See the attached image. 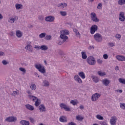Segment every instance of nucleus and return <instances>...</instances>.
I'll return each instance as SVG.
<instances>
[{
    "instance_id": "nucleus-46",
    "label": "nucleus",
    "mask_w": 125,
    "mask_h": 125,
    "mask_svg": "<svg viewBox=\"0 0 125 125\" xmlns=\"http://www.w3.org/2000/svg\"><path fill=\"white\" fill-rule=\"evenodd\" d=\"M120 107L122 109H125V104H120Z\"/></svg>"
},
{
    "instance_id": "nucleus-9",
    "label": "nucleus",
    "mask_w": 125,
    "mask_h": 125,
    "mask_svg": "<svg viewBox=\"0 0 125 125\" xmlns=\"http://www.w3.org/2000/svg\"><path fill=\"white\" fill-rule=\"evenodd\" d=\"M119 19L120 21H121V22H125V12H120L119 14Z\"/></svg>"
},
{
    "instance_id": "nucleus-64",
    "label": "nucleus",
    "mask_w": 125,
    "mask_h": 125,
    "mask_svg": "<svg viewBox=\"0 0 125 125\" xmlns=\"http://www.w3.org/2000/svg\"><path fill=\"white\" fill-rule=\"evenodd\" d=\"M80 109H83V108H84V107H83V105H81L80 106Z\"/></svg>"
},
{
    "instance_id": "nucleus-15",
    "label": "nucleus",
    "mask_w": 125,
    "mask_h": 125,
    "mask_svg": "<svg viewBox=\"0 0 125 125\" xmlns=\"http://www.w3.org/2000/svg\"><path fill=\"white\" fill-rule=\"evenodd\" d=\"M25 49H26L27 52H33V48L30 44L27 45L25 47Z\"/></svg>"
},
{
    "instance_id": "nucleus-45",
    "label": "nucleus",
    "mask_w": 125,
    "mask_h": 125,
    "mask_svg": "<svg viewBox=\"0 0 125 125\" xmlns=\"http://www.w3.org/2000/svg\"><path fill=\"white\" fill-rule=\"evenodd\" d=\"M70 103H71V104H72L74 105H77V102H76V101H74V100H71L70 101Z\"/></svg>"
},
{
    "instance_id": "nucleus-16",
    "label": "nucleus",
    "mask_w": 125,
    "mask_h": 125,
    "mask_svg": "<svg viewBox=\"0 0 125 125\" xmlns=\"http://www.w3.org/2000/svg\"><path fill=\"white\" fill-rule=\"evenodd\" d=\"M25 108H26L27 110H29L30 111H34V110H35V108L34 107V106L30 105V104H26Z\"/></svg>"
},
{
    "instance_id": "nucleus-36",
    "label": "nucleus",
    "mask_w": 125,
    "mask_h": 125,
    "mask_svg": "<svg viewBox=\"0 0 125 125\" xmlns=\"http://www.w3.org/2000/svg\"><path fill=\"white\" fill-rule=\"evenodd\" d=\"M96 118L98 119V120H104V118L103 116H101V115L98 114L96 115Z\"/></svg>"
},
{
    "instance_id": "nucleus-21",
    "label": "nucleus",
    "mask_w": 125,
    "mask_h": 125,
    "mask_svg": "<svg viewBox=\"0 0 125 125\" xmlns=\"http://www.w3.org/2000/svg\"><path fill=\"white\" fill-rule=\"evenodd\" d=\"M28 97L30 98V99H32V101H34V102L36 101V100H37L38 98L37 97L33 96L32 95H28Z\"/></svg>"
},
{
    "instance_id": "nucleus-3",
    "label": "nucleus",
    "mask_w": 125,
    "mask_h": 125,
    "mask_svg": "<svg viewBox=\"0 0 125 125\" xmlns=\"http://www.w3.org/2000/svg\"><path fill=\"white\" fill-rule=\"evenodd\" d=\"M94 39L97 42H102V40H103V38H102V35L100 34V33H96L94 35Z\"/></svg>"
},
{
    "instance_id": "nucleus-35",
    "label": "nucleus",
    "mask_w": 125,
    "mask_h": 125,
    "mask_svg": "<svg viewBox=\"0 0 125 125\" xmlns=\"http://www.w3.org/2000/svg\"><path fill=\"white\" fill-rule=\"evenodd\" d=\"M73 31L75 32L76 36H81V34H80V32H79V31H78L77 29L76 28L73 29Z\"/></svg>"
},
{
    "instance_id": "nucleus-51",
    "label": "nucleus",
    "mask_w": 125,
    "mask_h": 125,
    "mask_svg": "<svg viewBox=\"0 0 125 125\" xmlns=\"http://www.w3.org/2000/svg\"><path fill=\"white\" fill-rule=\"evenodd\" d=\"M29 120H30L31 123H32V124H34V123H35V119H34V118H32L30 117Z\"/></svg>"
},
{
    "instance_id": "nucleus-53",
    "label": "nucleus",
    "mask_w": 125,
    "mask_h": 125,
    "mask_svg": "<svg viewBox=\"0 0 125 125\" xmlns=\"http://www.w3.org/2000/svg\"><path fill=\"white\" fill-rule=\"evenodd\" d=\"M59 54H60V55H63V54H64V52H63V51H62L61 50H59Z\"/></svg>"
},
{
    "instance_id": "nucleus-37",
    "label": "nucleus",
    "mask_w": 125,
    "mask_h": 125,
    "mask_svg": "<svg viewBox=\"0 0 125 125\" xmlns=\"http://www.w3.org/2000/svg\"><path fill=\"white\" fill-rule=\"evenodd\" d=\"M60 13L62 16H66L67 12L66 11H60Z\"/></svg>"
},
{
    "instance_id": "nucleus-42",
    "label": "nucleus",
    "mask_w": 125,
    "mask_h": 125,
    "mask_svg": "<svg viewBox=\"0 0 125 125\" xmlns=\"http://www.w3.org/2000/svg\"><path fill=\"white\" fill-rule=\"evenodd\" d=\"M45 39H46L47 41H50V40H51V36L46 35L45 37Z\"/></svg>"
},
{
    "instance_id": "nucleus-11",
    "label": "nucleus",
    "mask_w": 125,
    "mask_h": 125,
    "mask_svg": "<svg viewBox=\"0 0 125 125\" xmlns=\"http://www.w3.org/2000/svg\"><path fill=\"white\" fill-rule=\"evenodd\" d=\"M118 118L116 116H112L110 120L111 125H116Z\"/></svg>"
},
{
    "instance_id": "nucleus-19",
    "label": "nucleus",
    "mask_w": 125,
    "mask_h": 125,
    "mask_svg": "<svg viewBox=\"0 0 125 125\" xmlns=\"http://www.w3.org/2000/svg\"><path fill=\"white\" fill-rule=\"evenodd\" d=\"M60 122L61 123H66L67 122V118L65 116H61L60 118Z\"/></svg>"
},
{
    "instance_id": "nucleus-56",
    "label": "nucleus",
    "mask_w": 125,
    "mask_h": 125,
    "mask_svg": "<svg viewBox=\"0 0 125 125\" xmlns=\"http://www.w3.org/2000/svg\"><path fill=\"white\" fill-rule=\"evenodd\" d=\"M103 57L104 59H107L108 58V55L107 54H105L103 55Z\"/></svg>"
},
{
    "instance_id": "nucleus-25",
    "label": "nucleus",
    "mask_w": 125,
    "mask_h": 125,
    "mask_svg": "<svg viewBox=\"0 0 125 125\" xmlns=\"http://www.w3.org/2000/svg\"><path fill=\"white\" fill-rule=\"evenodd\" d=\"M91 78L92 79L93 82H94V83H96L99 82V79H98V77L96 76H93L91 77Z\"/></svg>"
},
{
    "instance_id": "nucleus-38",
    "label": "nucleus",
    "mask_w": 125,
    "mask_h": 125,
    "mask_svg": "<svg viewBox=\"0 0 125 125\" xmlns=\"http://www.w3.org/2000/svg\"><path fill=\"white\" fill-rule=\"evenodd\" d=\"M45 36H46V33H41L39 35V38H41V39H42V38L45 37Z\"/></svg>"
},
{
    "instance_id": "nucleus-8",
    "label": "nucleus",
    "mask_w": 125,
    "mask_h": 125,
    "mask_svg": "<svg viewBox=\"0 0 125 125\" xmlns=\"http://www.w3.org/2000/svg\"><path fill=\"white\" fill-rule=\"evenodd\" d=\"M101 96V94L99 93H95L91 97V100L92 101H97V100H98V99Z\"/></svg>"
},
{
    "instance_id": "nucleus-14",
    "label": "nucleus",
    "mask_w": 125,
    "mask_h": 125,
    "mask_svg": "<svg viewBox=\"0 0 125 125\" xmlns=\"http://www.w3.org/2000/svg\"><path fill=\"white\" fill-rule=\"evenodd\" d=\"M74 80L77 82L78 83H83V81H82L79 75L77 74L74 76Z\"/></svg>"
},
{
    "instance_id": "nucleus-63",
    "label": "nucleus",
    "mask_w": 125,
    "mask_h": 125,
    "mask_svg": "<svg viewBox=\"0 0 125 125\" xmlns=\"http://www.w3.org/2000/svg\"><path fill=\"white\" fill-rule=\"evenodd\" d=\"M35 48H36V49H40V48H41V47H40V46H37L35 47Z\"/></svg>"
},
{
    "instance_id": "nucleus-54",
    "label": "nucleus",
    "mask_w": 125,
    "mask_h": 125,
    "mask_svg": "<svg viewBox=\"0 0 125 125\" xmlns=\"http://www.w3.org/2000/svg\"><path fill=\"white\" fill-rule=\"evenodd\" d=\"M17 95V91H14L13 92V93L12 94V95L13 96H15V95Z\"/></svg>"
},
{
    "instance_id": "nucleus-61",
    "label": "nucleus",
    "mask_w": 125,
    "mask_h": 125,
    "mask_svg": "<svg viewBox=\"0 0 125 125\" xmlns=\"http://www.w3.org/2000/svg\"><path fill=\"white\" fill-rule=\"evenodd\" d=\"M117 91L118 92H120V93H122V92H123V90L118 89V90H117Z\"/></svg>"
},
{
    "instance_id": "nucleus-26",
    "label": "nucleus",
    "mask_w": 125,
    "mask_h": 125,
    "mask_svg": "<svg viewBox=\"0 0 125 125\" xmlns=\"http://www.w3.org/2000/svg\"><path fill=\"white\" fill-rule=\"evenodd\" d=\"M30 88H31L32 90H36V89H37V86L36 85V84L31 83L30 86Z\"/></svg>"
},
{
    "instance_id": "nucleus-60",
    "label": "nucleus",
    "mask_w": 125,
    "mask_h": 125,
    "mask_svg": "<svg viewBox=\"0 0 125 125\" xmlns=\"http://www.w3.org/2000/svg\"><path fill=\"white\" fill-rule=\"evenodd\" d=\"M3 18V16H2V15L0 13V20H1Z\"/></svg>"
},
{
    "instance_id": "nucleus-17",
    "label": "nucleus",
    "mask_w": 125,
    "mask_h": 125,
    "mask_svg": "<svg viewBox=\"0 0 125 125\" xmlns=\"http://www.w3.org/2000/svg\"><path fill=\"white\" fill-rule=\"evenodd\" d=\"M39 110L41 112H45V111H46V108L43 104H41L39 106Z\"/></svg>"
},
{
    "instance_id": "nucleus-50",
    "label": "nucleus",
    "mask_w": 125,
    "mask_h": 125,
    "mask_svg": "<svg viewBox=\"0 0 125 125\" xmlns=\"http://www.w3.org/2000/svg\"><path fill=\"white\" fill-rule=\"evenodd\" d=\"M97 63H98V64H102L103 61H102V60H101V59H98L97 60Z\"/></svg>"
},
{
    "instance_id": "nucleus-6",
    "label": "nucleus",
    "mask_w": 125,
    "mask_h": 125,
    "mask_svg": "<svg viewBox=\"0 0 125 125\" xmlns=\"http://www.w3.org/2000/svg\"><path fill=\"white\" fill-rule=\"evenodd\" d=\"M60 107L61 109H63L66 112H70L71 111V108L69 106H68L66 104L64 103H62L60 105Z\"/></svg>"
},
{
    "instance_id": "nucleus-1",
    "label": "nucleus",
    "mask_w": 125,
    "mask_h": 125,
    "mask_svg": "<svg viewBox=\"0 0 125 125\" xmlns=\"http://www.w3.org/2000/svg\"><path fill=\"white\" fill-rule=\"evenodd\" d=\"M35 67L40 73L42 74H45V68L43 65H42L41 63L35 64Z\"/></svg>"
},
{
    "instance_id": "nucleus-27",
    "label": "nucleus",
    "mask_w": 125,
    "mask_h": 125,
    "mask_svg": "<svg viewBox=\"0 0 125 125\" xmlns=\"http://www.w3.org/2000/svg\"><path fill=\"white\" fill-rule=\"evenodd\" d=\"M78 75L79 77L82 78V79H85V74H84V73L83 72H80L78 73Z\"/></svg>"
},
{
    "instance_id": "nucleus-40",
    "label": "nucleus",
    "mask_w": 125,
    "mask_h": 125,
    "mask_svg": "<svg viewBox=\"0 0 125 125\" xmlns=\"http://www.w3.org/2000/svg\"><path fill=\"white\" fill-rule=\"evenodd\" d=\"M76 120H77V121H83V117L80 116H76Z\"/></svg>"
},
{
    "instance_id": "nucleus-7",
    "label": "nucleus",
    "mask_w": 125,
    "mask_h": 125,
    "mask_svg": "<svg viewBox=\"0 0 125 125\" xmlns=\"http://www.w3.org/2000/svg\"><path fill=\"white\" fill-rule=\"evenodd\" d=\"M5 121L6 122H8V123H13L17 121V118L14 116H10V117H7L5 119Z\"/></svg>"
},
{
    "instance_id": "nucleus-5",
    "label": "nucleus",
    "mask_w": 125,
    "mask_h": 125,
    "mask_svg": "<svg viewBox=\"0 0 125 125\" xmlns=\"http://www.w3.org/2000/svg\"><path fill=\"white\" fill-rule=\"evenodd\" d=\"M97 31H98V26L95 24L93 25L90 29V33L91 35H93Z\"/></svg>"
},
{
    "instance_id": "nucleus-29",
    "label": "nucleus",
    "mask_w": 125,
    "mask_h": 125,
    "mask_svg": "<svg viewBox=\"0 0 125 125\" xmlns=\"http://www.w3.org/2000/svg\"><path fill=\"white\" fill-rule=\"evenodd\" d=\"M40 49H42V50H47V49H48V47L45 45H42L41 46Z\"/></svg>"
},
{
    "instance_id": "nucleus-22",
    "label": "nucleus",
    "mask_w": 125,
    "mask_h": 125,
    "mask_svg": "<svg viewBox=\"0 0 125 125\" xmlns=\"http://www.w3.org/2000/svg\"><path fill=\"white\" fill-rule=\"evenodd\" d=\"M67 3H61L58 5V7H61V8H64V7H66L67 6Z\"/></svg>"
},
{
    "instance_id": "nucleus-43",
    "label": "nucleus",
    "mask_w": 125,
    "mask_h": 125,
    "mask_svg": "<svg viewBox=\"0 0 125 125\" xmlns=\"http://www.w3.org/2000/svg\"><path fill=\"white\" fill-rule=\"evenodd\" d=\"M108 44V46H110V47H113L115 45V44L114 42H109Z\"/></svg>"
},
{
    "instance_id": "nucleus-28",
    "label": "nucleus",
    "mask_w": 125,
    "mask_h": 125,
    "mask_svg": "<svg viewBox=\"0 0 125 125\" xmlns=\"http://www.w3.org/2000/svg\"><path fill=\"white\" fill-rule=\"evenodd\" d=\"M16 35L18 38H21L22 37V32L20 30H17L16 32Z\"/></svg>"
},
{
    "instance_id": "nucleus-31",
    "label": "nucleus",
    "mask_w": 125,
    "mask_h": 125,
    "mask_svg": "<svg viewBox=\"0 0 125 125\" xmlns=\"http://www.w3.org/2000/svg\"><path fill=\"white\" fill-rule=\"evenodd\" d=\"M98 74L100 77H103V76H106V73L105 72H102L101 71H98Z\"/></svg>"
},
{
    "instance_id": "nucleus-62",
    "label": "nucleus",
    "mask_w": 125,
    "mask_h": 125,
    "mask_svg": "<svg viewBox=\"0 0 125 125\" xmlns=\"http://www.w3.org/2000/svg\"><path fill=\"white\" fill-rule=\"evenodd\" d=\"M92 48H94V47H93V46H90L89 47V49H92Z\"/></svg>"
},
{
    "instance_id": "nucleus-23",
    "label": "nucleus",
    "mask_w": 125,
    "mask_h": 125,
    "mask_svg": "<svg viewBox=\"0 0 125 125\" xmlns=\"http://www.w3.org/2000/svg\"><path fill=\"white\" fill-rule=\"evenodd\" d=\"M15 7L17 10H19V9H22L23 8V5L21 4H16Z\"/></svg>"
},
{
    "instance_id": "nucleus-10",
    "label": "nucleus",
    "mask_w": 125,
    "mask_h": 125,
    "mask_svg": "<svg viewBox=\"0 0 125 125\" xmlns=\"http://www.w3.org/2000/svg\"><path fill=\"white\" fill-rule=\"evenodd\" d=\"M55 20V18L52 16H47L45 18V21L46 22H53Z\"/></svg>"
},
{
    "instance_id": "nucleus-12",
    "label": "nucleus",
    "mask_w": 125,
    "mask_h": 125,
    "mask_svg": "<svg viewBox=\"0 0 125 125\" xmlns=\"http://www.w3.org/2000/svg\"><path fill=\"white\" fill-rule=\"evenodd\" d=\"M17 20H18V17L17 16H13L12 17L9 18V22L12 24L14 23L15 21H17Z\"/></svg>"
},
{
    "instance_id": "nucleus-2",
    "label": "nucleus",
    "mask_w": 125,
    "mask_h": 125,
    "mask_svg": "<svg viewBox=\"0 0 125 125\" xmlns=\"http://www.w3.org/2000/svg\"><path fill=\"white\" fill-rule=\"evenodd\" d=\"M86 62L89 65H91V66H93L96 64L95 58L92 56L88 57L86 60Z\"/></svg>"
},
{
    "instance_id": "nucleus-59",
    "label": "nucleus",
    "mask_w": 125,
    "mask_h": 125,
    "mask_svg": "<svg viewBox=\"0 0 125 125\" xmlns=\"http://www.w3.org/2000/svg\"><path fill=\"white\" fill-rule=\"evenodd\" d=\"M101 125H107V124L105 122H102Z\"/></svg>"
},
{
    "instance_id": "nucleus-47",
    "label": "nucleus",
    "mask_w": 125,
    "mask_h": 125,
    "mask_svg": "<svg viewBox=\"0 0 125 125\" xmlns=\"http://www.w3.org/2000/svg\"><path fill=\"white\" fill-rule=\"evenodd\" d=\"M2 63L3 64V65H7V64H8V62H7V61L5 60H3L2 61Z\"/></svg>"
},
{
    "instance_id": "nucleus-58",
    "label": "nucleus",
    "mask_w": 125,
    "mask_h": 125,
    "mask_svg": "<svg viewBox=\"0 0 125 125\" xmlns=\"http://www.w3.org/2000/svg\"><path fill=\"white\" fill-rule=\"evenodd\" d=\"M5 54L4 52L2 51H0V56H4Z\"/></svg>"
},
{
    "instance_id": "nucleus-57",
    "label": "nucleus",
    "mask_w": 125,
    "mask_h": 125,
    "mask_svg": "<svg viewBox=\"0 0 125 125\" xmlns=\"http://www.w3.org/2000/svg\"><path fill=\"white\" fill-rule=\"evenodd\" d=\"M116 38H117L118 40H121V35L120 34L116 35Z\"/></svg>"
},
{
    "instance_id": "nucleus-34",
    "label": "nucleus",
    "mask_w": 125,
    "mask_h": 125,
    "mask_svg": "<svg viewBox=\"0 0 125 125\" xmlns=\"http://www.w3.org/2000/svg\"><path fill=\"white\" fill-rule=\"evenodd\" d=\"M118 4L120 5H123V4H125V0H119Z\"/></svg>"
},
{
    "instance_id": "nucleus-30",
    "label": "nucleus",
    "mask_w": 125,
    "mask_h": 125,
    "mask_svg": "<svg viewBox=\"0 0 125 125\" xmlns=\"http://www.w3.org/2000/svg\"><path fill=\"white\" fill-rule=\"evenodd\" d=\"M81 54L83 59H86V58H87V56L85 52H82Z\"/></svg>"
},
{
    "instance_id": "nucleus-32",
    "label": "nucleus",
    "mask_w": 125,
    "mask_h": 125,
    "mask_svg": "<svg viewBox=\"0 0 125 125\" xmlns=\"http://www.w3.org/2000/svg\"><path fill=\"white\" fill-rule=\"evenodd\" d=\"M44 86H49V82L46 80H44L43 82Z\"/></svg>"
},
{
    "instance_id": "nucleus-49",
    "label": "nucleus",
    "mask_w": 125,
    "mask_h": 125,
    "mask_svg": "<svg viewBox=\"0 0 125 125\" xmlns=\"http://www.w3.org/2000/svg\"><path fill=\"white\" fill-rule=\"evenodd\" d=\"M38 18L41 21H43L44 19L43 16H42V15L40 16Z\"/></svg>"
},
{
    "instance_id": "nucleus-4",
    "label": "nucleus",
    "mask_w": 125,
    "mask_h": 125,
    "mask_svg": "<svg viewBox=\"0 0 125 125\" xmlns=\"http://www.w3.org/2000/svg\"><path fill=\"white\" fill-rule=\"evenodd\" d=\"M90 18L92 21H93V22H99L100 20L99 19L97 18V16L96 15V14L94 12H92L90 14Z\"/></svg>"
},
{
    "instance_id": "nucleus-33",
    "label": "nucleus",
    "mask_w": 125,
    "mask_h": 125,
    "mask_svg": "<svg viewBox=\"0 0 125 125\" xmlns=\"http://www.w3.org/2000/svg\"><path fill=\"white\" fill-rule=\"evenodd\" d=\"M119 82L120 83H123V84H125V79L123 78H119Z\"/></svg>"
},
{
    "instance_id": "nucleus-52",
    "label": "nucleus",
    "mask_w": 125,
    "mask_h": 125,
    "mask_svg": "<svg viewBox=\"0 0 125 125\" xmlns=\"http://www.w3.org/2000/svg\"><path fill=\"white\" fill-rule=\"evenodd\" d=\"M68 125H77V124L74 122H71L68 123Z\"/></svg>"
},
{
    "instance_id": "nucleus-44",
    "label": "nucleus",
    "mask_w": 125,
    "mask_h": 125,
    "mask_svg": "<svg viewBox=\"0 0 125 125\" xmlns=\"http://www.w3.org/2000/svg\"><path fill=\"white\" fill-rule=\"evenodd\" d=\"M62 34L65 35H69V31H68V30H63L62 32Z\"/></svg>"
},
{
    "instance_id": "nucleus-18",
    "label": "nucleus",
    "mask_w": 125,
    "mask_h": 125,
    "mask_svg": "<svg viewBox=\"0 0 125 125\" xmlns=\"http://www.w3.org/2000/svg\"><path fill=\"white\" fill-rule=\"evenodd\" d=\"M60 38L62 40H63V42H66V40H68V36L63 34V33L61 34Z\"/></svg>"
},
{
    "instance_id": "nucleus-24",
    "label": "nucleus",
    "mask_w": 125,
    "mask_h": 125,
    "mask_svg": "<svg viewBox=\"0 0 125 125\" xmlns=\"http://www.w3.org/2000/svg\"><path fill=\"white\" fill-rule=\"evenodd\" d=\"M103 84L105 85V86H107L109 85V83H110V81H109L107 79L103 80Z\"/></svg>"
},
{
    "instance_id": "nucleus-20",
    "label": "nucleus",
    "mask_w": 125,
    "mask_h": 125,
    "mask_svg": "<svg viewBox=\"0 0 125 125\" xmlns=\"http://www.w3.org/2000/svg\"><path fill=\"white\" fill-rule=\"evenodd\" d=\"M20 124L22 125H30V122L26 120H21L20 121Z\"/></svg>"
},
{
    "instance_id": "nucleus-55",
    "label": "nucleus",
    "mask_w": 125,
    "mask_h": 125,
    "mask_svg": "<svg viewBox=\"0 0 125 125\" xmlns=\"http://www.w3.org/2000/svg\"><path fill=\"white\" fill-rule=\"evenodd\" d=\"M63 42H65V41H60V40H59V45H61V44H62Z\"/></svg>"
},
{
    "instance_id": "nucleus-41",
    "label": "nucleus",
    "mask_w": 125,
    "mask_h": 125,
    "mask_svg": "<svg viewBox=\"0 0 125 125\" xmlns=\"http://www.w3.org/2000/svg\"><path fill=\"white\" fill-rule=\"evenodd\" d=\"M20 71H21V72H22V73H23V74H26V69L23 67H20L19 68Z\"/></svg>"
},
{
    "instance_id": "nucleus-39",
    "label": "nucleus",
    "mask_w": 125,
    "mask_h": 125,
    "mask_svg": "<svg viewBox=\"0 0 125 125\" xmlns=\"http://www.w3.org/2000/svg\"><path fill=\"white\" fill-rule=\"evenodd\" d=\"M35 106H36V107H38V106H40V100L39 99H37V100H36V101L35 102Z\"/></svg>"
},
{
    "instance_id": "nucleus-13",
    "label": "nucleus",
    "mask_w": 125,
    "mask_h": 125,
    "mask_svg": "<svg viewBox=\"0 0 125 125\" xmlns=\"http://www.w3.org/2000/svg\"><path fill=\"white\" fill-rule=\"evenodd\" d=\"M116 58L118 61H125V57L123 55H117L116 56Z\"/></svg>"
},
{
    "instance_id": "nucleus-48",
    "label": "nucleus",
    "mask_w": 125,
    "mask_h": 125,
    "mask_svg": "<svg viewBox=\"0 0 125 125\" xmlns=\"http://www.w3.org/2000/svg\"><path fill=\"white\" fill-rule=\"evenodd\" d=\"M98 9H100L101 8H102V3H99L97 6Z\"/></svg>"
}]
</instances>
